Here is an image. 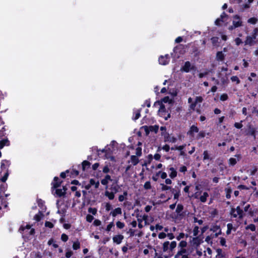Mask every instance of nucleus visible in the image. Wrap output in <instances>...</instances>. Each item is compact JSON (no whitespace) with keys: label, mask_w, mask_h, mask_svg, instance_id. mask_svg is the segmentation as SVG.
Wrapping results in <instances>:
<instances>
[{"label":"nucleus","mask_w":258,"mask_h":258,"mask_svg":"<svg viewBox=\"0 0 258 258\" xmlns=\"http://www.w3.org/2000/svg\"><path fill=\"white\" fill-rule=\"evenodd\" d=\"M177 245L175 241H172L170 243H169V250L172 251L176 247Z\"/></svg>","instance_id":"nucleus-35"},{"label":"nucleus","mask_w":258,"mask_h":258,"mask_svg":"<svg viewBox=\"0 0 258 258\" xmlns=\"http://www.w3.org/2000/svg\"><path fill=\"white\" fill-rule=\"evenodd\" d=\"M11 165V162L10 160L6 159L2 160L1 161V168L2 170H6L8 171V168Z\"/></svg>","instance_id":"nucleus-6"},{"label":"nucleus","mask_w":258,"mask_h":258,"mask_svg":"<svg viewBox=\"0 0 258 258\" xmlns=\"http://www.w3.org/2000/svg\"><path fill=\"white\" fill-rule=\"evenodd\" d=\"M178 246L181 248H185L187 246V242L186 241L182 240L179 242Z\"/></svg>","instance_id":"nucleus-54"},{"label":"nucleus","mask_w":258,"mask_h":258,"mask_svg":"<svg viewBox=\"0 0 258 258\" xmlns=\"http://www.w3.org/2000/svg\"><path fill=\"white\" fill-rule=\"evenodd\" d=\"M233 18L234 19L232 23L233 27L237 28L242 26V22L241 21V18L239 15H236L234 16Z\"/></svg>","instance_id":"nucleus-5"},{"label":"nucleus","mask_w":258,"mask_h":258,"mask_svg":"<svg viewBox=\"0 0 258 258\" xmlns=\"http://www.w3.org/2000/svg\"><path fill=\"white\" fill-rule=\"evenodd\" d=\"M196 66L194 65L191 66V63L189 61H185L184 65L180 69L181 71L185 73H188L190 71H196Z\"/></svg>","instance_id":"nucleus-1"},{"label":"nucleus","mask_w":258,"mask_h":258,"mask_svg":"<svg viewBox=\"0 0 258 258\" xmlns=\"http://www.w3.org/2000/svg\"><path fill=\"white\" fill-rule=\"evenodd\" d=\"M55 194L57 197H63L65 196L64 192L62 191L61 189H58L57 188H55Z\"/></svg>","instance_id":"nucleus-26"},{"label":"nucleus","mask_w":258,"mask_h":258,"mask_svg":"<svg viewBox=\"0 0 258 258\" xmlns=\"http://www.w3.org/2000/svg\"><path fill=\"white\" fill-rule=\"evenodd\" d=\"M45 227H48L49 228H52L53 227L54 225L52 223L49 221H46L45 223Z\"/></svg>","instance_id":"nucleus-62"},{"label":"nucleus","mask_w":258,"mask_h":258,"mask_svg":"<svg viewBox=\"0 0 258 258\" xmlns=\"http://www.w3.org/2000/svg\"><path fill=\"white\" fill-rule=\"evenodd\" d=\"M37 202L38 206L40 208L43 209V207L44 206V202L42 200L38 199H37Z\"/></svg>","instance_id":"nucleus-50"},{"label":"nucleus","mask_w":258,"mask_h":258,"mask_svg":"<svg viewBox=\"0 0 258 258\" xmlns=\"http://www.w3.org/2000/svg\"><path fill=\"white\" fill-rule=\"evenodd\" d=\"M68 239H69V237H68V236L64 234V233H63L61 234V240L63 241V242H66L68 240Z\"/></svg>","instance_id":"nucleus-58"},{"label":"nucleus","mask_w":258,"mask_h":258,"mask_svg":"<svg viewBox=\"0 0 258 258\" xmlns=\"http://www.w3.org/2000/svg\"><path fill=\"white\" fill-rule=\"evenodd\" d=\"M203 160H212V158H210L208 151L207 150H205L204 151L203 153Z\"/></svg>","instance_id":"nucleus-32"},{"label":"nucleus","mask_w":258,"mask_h":258,"mask_svg":"<svg viewBox=\"0 0 258 258\" xmlns=\"http://www.w3.org/2000/svg\"><path fill=\"white\" fill-rule=\"evenodd\" d=\"M90 165L91 163L89 161L87 160L83 161V162L82 163V170L83 171H85L86 168H88L90 167Z\"/></svg>","instance_id":"nucleus-21"},{"label":"nucleus","mask_w":258,"mask_h":258,"mask_svg":"<svg viewBox=\"0 0 258 258\" xmlns=\"http://www.w3.org/2000/svg\"><path fill=\"white\" fill-rule=\"evenodd\" d=\"M236 209L234 208H232L230 211V214L231 215L232 217L233 218H237V214H236L235 213Z\"/></svg>","instance_id":"nucleus-55"},{"label":"nucleus","mask_w":258,"mask_h":258,"mask_svg":"<svg viewBox=\"0 0 258 258\" xmlns=\"http://www.w3.org/2000/svg\"><path fill=\"white\" fill-rule=\"evenodd\" d=\"M183 210V206L182 204H179L177 206V208L176 209V212L177 214H180L182 210Z\"/></svg>","instance_id":"nucleus-36"},{"label":"nucleus","mask_w":258,"mask_h":258,"mask_svg":"<svg viewBox=\"0 0 258 258\" xmlns=\"http://www.w3.org/2000/svg\"><path fill=\"white\" fill-rule=\"evenodd\" d=\"M206 136V133L204 131H201L196 137V139L199 140L202 138H205Z\"/></svg>","instance_id":"nucleus-23"},{"label":"nucleus","mask_w":258,"mask_h":258,"mask_svg":"<svg viewBox=\"0 0 258 258\" xmlns=\"http://www.w3.org/2000/svg\"><path fill=\"white\" fill-rule=\"evenodd\" d=\"M180 195V190L179 189H178L177 191H176L175 193L174 194V199H176V200H178Z\"/></svg>","instance_id":"nucleus-63"},{"label":"nucleus","mask_w":258,"mask_h":258,"mask_svg":"<svg viewBox=\"0 0 258 258\" xmlns=\"http://www.w3.org/2000/svg\"><path fill=\"white\" fill-rule=\"evenodd\" d=\"M88 212L90 213H91L92 215H95L96 214H97V210L96 208H91V207H90L89 209H88Z\"/></svg>","instance_id":"nucleus-45"},{"label":"nucleus","mask_w":258,"mask_h":258,"mask_svg":"<svg viewBox=\"0 0 258 258\" xmlns=\"http://www.w3.org/2000/svg\"><path fill=\"white\" fill-rule=\"evenodd\" d=\"M192 242L194 245L198 246L201 243V240L198 237H196L192 238Z\"/></svg>","instance_id":"nucleus-27"},{"label":"nucleus","mask_w":258,"mask_h":258,"mask_svg":"<svg viewBox=\"0 0 258 258\" xmlns=\"http://www.w3.org/2000/svg\"><path fill=\"white\" fill-rule=\"evenodd\" d=\"M10 142L8 139H3L0 141V149H2L5 146H9Z\"/></svg>","instance_id":"nucleus-17"},{"label":"nucleus","mask_w":258,"mask_h":258,"mask_svg":"<svg viewBox=\"0 0 258 258\" xmlns=\"http://www.w3.org/2000/svg\"><path fill=\"white\" fill-rule=\"evenodd\" d=\"M42 216L43 214L39 212L38 214H37L34 216V219L37 222H39L41 220Z\"/></svg>","instance_id":"nucleus-31"},{"label":"nucleus","mask_w":258,"mask_h":258,"mask_svg":"<svg viewBox=\"0 0 258 258\" xmlns=\"http://www.w3.org/2000/svg\"><path fill=\"white\" fill-rule=\"evenodd\" d=\"M173 102L172 100L169 98V96H165L160 101H157L155 102L154 105L156 103H172Z\"/></svg>","instance_id":"nucleus-9"},{"label":"nucleus","mask_w":258,"mask_h":258,"mask_svg":"<svg viewBox=\"0 0 258 258\" xmlns=\"http://www.w3.org/2000/svg\"><path fill=\"white\" fill-rule=\"evenodd\" d=\"M228 163L230 166H234L237 163V160L234 158H230L228 160Z\"/></svg>","instance_id":"nucleus-38"},{"label":"nucleus","mask_w":258,"mask_h":258,"mask_svg":"<svg viewBox=\"0 0 258 258\" xmlns=\"http://www.w3.org/2000/svg\"><path fill=\"white\" fill-rule=\"evenodd\" d=\"M228 99V96L226 93H223L221 95L220 99L221 101H226Z\"/></svg>","instance_id":"nucleus-44"},{"label":"nucleus","mask_w":258,"mask_h":258,"mask_svg":"<svg viewBox=\"0 0 258 258\" xmlns=\"http://www.w3.org/2000/svg\"><path fill=\"white\" fill-rule=\"evenodd\" d=\"M199 227L198 226H195L194 228V230H193V234H194V236H197L199 233Z\"/></svg>","instance_id":"nucleus-60"},{"label":"nucleus","mask_w":258,"mask_h":258,"mask_svg":"<svg viewBox=\"0 0 258 258\" xmlns=\"http://www.w3.org/2000/svg\"><path fill=\"white\" fill-rule=\"evenodd\" d=\"M159 63L162 65H166L168 64L170 61V57L168 54L164 56L161 55L158 59Z\"/></svg>","instance_id":"nucleus-4"},{"label":"nucleus","mask_w":258,"mask_h":258,"mask_svg":"<svg viewBox=\"0 0 258 258\" xmlns=\"http://www.w3.org/2000/svg\"><path fill=\"white\" fill-rule=\"evenodd\" d=\"M220 228V226L215 225L213 226L212 228H211V230L214 232H216L218 230H219Z\"/></svg>","instance_id":"nucleus-64"},{"label":"nucleus","mask_w":258,"mask_h":258,"mask_svg":"<svg viewBox=\"0 0 258 258\" xmlns=\"http://www.w3.org/2000/svg\"><path fill=\"white\" fill-rule=\"evenodd\" d=\"M80 248V243L77 240L76 241L74 242L73 244V248L74 250H77Z\"/></svg>","instance_id":"nucleus-33"},{"label":"nucleus","mask_w":258,"mask_h":258,"mask_svg":"<svg viewBox=\"0 0 258 258\" xmlns=\"http://www.w3.org/2000/svg\"><path fill=\"white\" fill-rule=\"evenodd\" d=\"M227 229L226 231V234L229 235L231 233V230L233 229V225L232 223H228L227 225Z\"/></svg>","instance_id":"nucleus-39"},{"label":"nucleus","mask_w":258,"mask_h":258,"mask_svg":"<svg viewBox=\"0 0 258 258\" xmlns=\"http://www.w3.org/2000/svg\"><path fill=\"white\" fill-rule=\"evenodd\" d=\"M242 121H241L240 122H235L234 124V126L238 129H240V128H242V127L243 126V125L241 123Z\"/></svg>","instance_id":"nucleus-61"},{"label":"nucleus","mask_w":258,"mask_h":258,"mask_svg":"<svg viewBox=\"0 0 258 258\" xmlns=\"http://www.w3.org/2000/svg\"><path fill=\"white\" fill-rule=\"evenodd\" d=\"M122 213L121 209L119 207L115 208L110 213V215H112L113 217H115L117 215H120Z\"/></svg>","instance_id":"nucleus-13"},{"label":"nucleus","mask_w":258,"mask_h":258,"mask_svg":"<svg viewBox=\"0 0 258 258\" xmlns=\"http://www.w3.org/2000/svg\"><path fill=\"white\" fill-rule=\"evenodd\" d=\"M161 174V178L162 179H166L167 177V174L165 172H161V171H159L156 173V176H159V174Z\"/></svg>","instance_id":"nucleus-46"},{"label":"nucleus","mask_w":258,"mask_h":258,"mask_svg":"<svg viewBox=\"0 0 258 258\" xmlns=\"http://www.w3.org/2000/svg\"><path fill=\"white\" fill-rule=\"evenodd\" d=\"M86 221L88 222L91 223L93 220L94 217L92 215H90V214H88L86 216Z\"/></svg>","instance_id":"nucleus-52"},{"label":"nucleus","mask_w":258,"mask_h":258,"mask_svg":"<svg viewBox=\"0 0 258 258\" xmlns=\"http://www.w3.org/2000/svg\"><path fill=\"white\" fill-rule=\"evenodd\" d=\"M31 254H33L34 255V258H42V257L39 251H33L31 253Z\"/></svg>","instance_id":"nucleus-42"},{"label":"nucleus","mask_w":258,"mask_h":258,"mask_svg":"<svg viewBox=\"0 0 258 258\" xmlns=\"http://www.w3.org/2000/svg\"><path fill=\"white\" fill-rule=\"evenodd\" d=\"M257 21V19L254 17L250 18L248 20V22L252 24H256Z\"/></svg>","instance_id":"nucleus-51"},{"label":"nucleus","mask_w":258,"mask_h":258,"mask_svg":"<svg viewBox=\"0 0 258 258\" xmlns=\"http://www.w3.org/2000/svg\"><path fill=\"white\" fill-rule=\"evenodd\" d=\"M255 133L256 130L255 128L254 127H250V130L248 132V135H251L254 137V138H255Z\"/></svg>","instance_id":"nucleus-34"},{"label":"nucleus","mask_w":258,"mask_h":258,"mask_svg":"<svg viewBox=\"0 0 258 258\" xmlns=\"http://www.w3.org/2000/svg\"><path fill=\"white\" fill-rule=\"evenodd\" d=\"M163 251L166 252L169 250V242L168 241H165L163 243Z\"/></svg>","instance_id":"nucleus-28"},{"label":"nucleus","mask_w":258,"mask_h":258,"mask_svg":"<svg viewBox=\"0 0 258 258\" xmlns=\"http://www.w3.org/2000/svg\"><path fill=\"white\" fill-rule=\"evenodd\" d=\"M199 132V127L195 124H192L190 126L189 130L187 132V135L191 138L195 137V134Z\"/></svg>","instance_id":"nucleus-2"},{"label":"nucleus","mask_w":258,"mask_h":258,"mask_svg":"<svg viewBox=\"0 0 258 258\" xmlns=\"http://www.w3.org/2000/svg\"><path fill=\"white\" fill-rule=\"evenodd\" d=\"M136 154L137 156H141L142 155V148L138 147L136 149Z\"/></svg>","instance_id":"nucleus-53"},{"label":"nucleus","mask_w":258,"mask_h":258,"mask_svg":"<svg viewBox=\"0 0 258 258\" xmlns=\"http://www.w3.org/2000/svg\"><path fill=\"white\" fill-rule=\"evenodd\" d=\"M153 157L152 154H149L147 156V160L145 161L144 163L142 164L143 166H147L150 164L153 160Z\"/></svg>","instance_id":"nucleus-16"},{"label":"nucleus","mask_w":258,"mask_h":258,"mask_svg":"<svg viewBox=\"0 0 258 258\" xmlns=\"http://www.w3.org/2000/svg\"><path fill=\"white\" fill-rule=\"evenodd\" d=\"M160 185H161V190L162 191L170 190L171 189V186L165 185L163 183H161Z\"/></svg>","instance_id":"nucleus-41"},{"label":"nucleus","mask_w":258,"mask_h":258,"mask_svg":"<svg viewBox=\"0 0 258 258\" xmlns=\"http://www.w3.org/2000/svg\"><path fill=\"white\" fill-rule=\"evenodd\" d=\"M131 160L133 164V165H137L139 162V158L136 155H132L131 156Z\"/></svg>","instance_id":"nucleus-20"},{"label":"nucleus","mask_w":258,"mask_h":258,"mask_svg":"<svg viewBox=\"0 0 258 258\" xmlns=\"http://www.w3.org/2000/svg\"><path fill=\"white\" fill-rule=\"evenodd\" d=\"M209 197V194L207 192H204L203 195L200 198L201 202L205 203L207 201V199Z\"/></svg>","instance_id":"nucleus-24"},{"label":"nucleus","mask_w":258,"mask_h":258,"mask_svg":"<svg viewBox=\"0 0 258 258\" xmlns=\"http://www.w3.org/2000/svg\"><path fill=\"white\" fill-rule=\"evenodd\" d=\"M216 58L219 61H223L225 58V55L222 51H218L216 54Z\"/></svg>","instance_id":"nucleus-19"},{"label":"nucleus","mask_w":258,"mask_h":258,"mask_svg":"<svg viewBox=\"0 0 258 258\" xmlns=\"http://www.w3.org/2000/svg\"><path fill=\"white\" fill-rule=\"evenodd\" d=\"M258 210L256 209L255 211L252 210L251 208H250V205L249 204L247 205L244 208V211L246 212H248V214L251 216H253L254 213H256Z\"/></svg>","instance_id":"nucleus-12"},{"label":"nucleus","mask_w":258,"mask_h":258,"mask_svg":"<svg viewBox=\"0 0 258 258\" xmlns=\"http://www.w3.org/2000/svg\"><path fill=\"white\" fill-rule=\"evenodd\" d=\"M225 190L226 192V198L227 199H230L232 189L230 187H227L225 189Z\"/></svg>","instance_id":"nucleus-30"},{"label":"nucleus","mask_w":258,"mask_h":258,"mask_svg":"<svg viewBox=\"0 0 258 258\" xmlns=\"http://www.w3.org/2000/svg\"><path fill=\"white\" fill-rule=\"evenodd\" d=\"M124 238V236L121 234L116 235L112 238L113 241L114 243L117 244H119L121 243L122 240Z\"/></svg>","instance_id":"nucleus-8"},{"label":"nucleus","mask_w":258,"mask_h":258,"mask_svg":"<svg viewBox=\"0 0 258 258\" xmlns=\"http://www.w3.org/2000/svg\"><path fill=\"white\" fill-rule=\"evenodd\" d=\"M119 188V187L118 186V185H116L114 186H112L110 188V189L111 190V192H113L114 194H115L118 191Z\"/></svg>","instance_id":"nucleus-47"},{"label":"nucleus","mask_w":258,"mask_h":258,"mask_svg":"<svg viewBox=\"0 0 258 258\" xmlns=\"http://www.w3.org/2000/svg\"><path fill=\"white\" fill-rule=\"evenodd\" d=\"M159 130V125H150L149 127L146 126H145V132L147 134H148L149 132H154L155 133H157Z\"/></svg>","instance_id":"nucleus-7"},{"label":"nucleus","mask_w":258,"mask_h":258,"mask_svg":"<svg viewBox=\"0 0 258 258\" xmlns=\"http://www.w3.org/2000/svg\"><path fill=\"white\" fill-rule=\"evenodd\" d=\"M258 35V28H255L252 33V34L251 36H250V37H251V38L253 39V40H255L256 38V36Z\"/></svg>","instance_id":"nucleus-37"},{"label":"nucleus","mask_w":258,"mask_h":258,"mask_svg":"<svg viewBox=\"0 0 258 258\" xmlns=\"http://www.w3.org/2000/svg\"><path fill=\"white\" fill-rule=\"evenodd\" d=\"M70 173L71 177H75L79 175V172L76 169H73Z\"/></svg>","instance_id":"nucleus-40"},{"label":"nucleus","mask_w":258,"mask_h":258,"mask_svg":"<svg viewBox=\"0 0 258 258\" xmlns=\"http://www.w3.org/2000/svg\"><path fill=\"white\" fill-rule=\"evenodd\" d=\"M141 111H142V108L134 110V115L132 117V119L134 120V121H136L137 119H138L141 116Z\"/></svg>","instance_id":"nucleus-11"},{"label":"nucleus","mask_w":258,"mask_h":258,"mask_svg":"<svg viewBox=\"0 0 258 258\" xmlns=\"http://www.w3.org/2000/svg\"><path fill=\"white\" fill-rule=\"evenodd\" d=\"M144 187L146 189H150L151 188V185L150 181H146L144 185Z\"/></svg>","instance_id":"nucleus-57"},{"label":"nucleus","mask_w":258,"mask_h":258,"mask_svg":"<svg viewBox=\"0 0 258 258\" xmlns=\"http://www.w3.org/2000/svg\"><path fill=\"white\" fill-rule=\"evenodd\" d=\"M165 142H169L171 143H175L177 141V139L174 137H170L169 134L164 137Z\"/></svg>","instance_id":"nucleus-14"},{"label":"nucleus","mask_w":258,"mask_h":258,"mask_svg":"<svg viewBox=\"0 0 258 258\" xmlns=\"http://www.w3.org/2000/svg\"><path fill=\"white\" fill-rule=\"evenodd\" d=\"M231 80L232 82H236L237 84H238L240 83V81L238 77L236 76H233L231 77Z\"/></svg>","instance_id":"nucleus-49"},{"label":"nucleus","mask_w":258,"mask_h":258,"mask_svg":"<svg viewBox=\"0 0 258 258\" xmlns=\"http://www.w3.org/2000/svg\"><path fill=\"white\" fill-rule=\"evenodd\" d=\"M236 211L237 213L236 214H237V216H239V218L240 219H241L243 217L244 214H243V211L240 208V206H237L236 208Z\"/></svg>","instance_id":"nucleus-18"},{"label":"nucleus","mask_w":258,"mask_h":258,"mask_svg":"<svg viewBox=\"0 0 258 258\" xmlns=\"http://www.w3.org/2000/svg\"><path fill=\"white\" fill-rule=\"evenodd\" d=\"M89 182L91 184V185H94L95 188H98L99 187V181H97V182H96L94 179L91 178L90 179Z\"/></svg>","instance_id":"nucleus-29"},{"label":"nucleus","mask_w":258,"mask_h":258,"mask_svg":"<svg viewBox=\"0 0 258 258\" xmlns=\"http://www.w3.org/2000/svg\"><path fill=\"white\" fill-rule=\"evenodd\" d=\"M105 196L108 197L110 200H112L114 198V194L113 192H109L106 190L105 192Z\"/></svg>","instance_id":"nucleus-25"},{"label":"nucleus","mask_w":258,"mask_h":258,"mask_svg":"<svg viewBox=\"0 0 258 258\" xmlns=\"http://www.w3.org/2000/svg\"><path fill=\"white\" fill-rule=\"evenodd\" d=\"M116 227L118 229H122L125 226L124 223L123 222H120L119 221H118L116 222Z\"/></svg>","instance_id":"nucleus-43"},{"label":"nucleus","mask_w":258,"mask_h":258,"mask_svg":"<svg viewBox=\"0 0 258 258\" xmlns=\"http://www.w3.org/2000/svg\"><path fill=\"white\" fill-rule=\"evenodd\" d=\"M62 182V180L59 179L57 176H55L53 178V181L51 183L52 185V190H53L55 188L59 187L61 185Z\"/></svg>","instance_id":"nucleus-3"},{"label":"nucleus","mask_w":258,"mask_h":258,"mask_svg":"<svg viewBox=\"0 0 258 258\" xmlns=\"http://www.w3.org/2000/svg\"><path fill=\"white\" fill-rule=\"evenodd\" d=\"M169 170L171 171L169 174V176L171 178H174L177 176V171L173 167H170Z\"/></svg>","instance_id":"nucleus-22"},{"label":"nucleus","mask_w":258,"mask_h":258,"mask_svg":"<svg viewBox=\"0 0 258 258\" xmlns=\"http://www.w3.org/2000/svg\"><path fill=\"white\" fill-rule=\"evenodd\" d=\"M105 149H106L105 151V156L107 158H109L110 157L111 155L113 154V149H111L108 146H106L105 147Z\"/></svg>","instance_id":"nucleus-15"},{"label":"nucleus","mask_w":258,"mask_h":258,"mask_svg":"<svg viewBox=\"0 0 258 258\" xmlns=\"http://www.w3.org/2000/svg\"><path fill=\"white\" fill-rule=\"evenodd\" d=\"M245 45H248L249 46H252L254 44L256 43V41H255L251 37L247 36L246 38V40L244 41Z\"/></svg>","instance_id":"nucleus-10"},{"label":"nucleus","mask_w":258,"mask_h":258,"mask_svg":"<svg viewBox=\"0 0 258 258\" xmlns=\"http://www.w3.org/2000/svg\"><path fill=\"white\" fill-rule=\"evenodd\" d=\"M203 100V98L202 96H199L196 97L195 101L198 104V103H202Z\"/></svg>","instance_id":"nucleus-56"},{"label":"nucleus","mask_w":258,"mask_h":258,"mask_svg":"<svg viewBox=\"0 0 258 258\" xmlns=\"http://www.w3.org/2000/svg\"><path fill=\"white\" fill-rule=\"evenodd\" d=\"M114 223L113 222H110L109 224L107 225L105 230L107 232H109L111 230V229L112 227L114 226Z\"/></svg>","instance_id":"nucleus-59"},{"label":"nucleus","mask_w":258,"mask_h":258,"mask_svg":"<svg viewBox=\"0 0 258 258\" xmlns=\"http://www.w3.org/2000/svg\"><path fill=\"white\" fill-rule=\"evenodd\" d=\"M246 229H250L251 231H254L255 230V226L254 224H250L247 225L245 227Z\"/></svg>","instance_id":"nucleus-48"}]
</instances>
